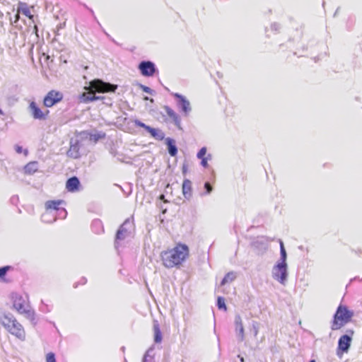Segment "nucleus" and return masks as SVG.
Instances as JSON below:
<instances>
[{"instance_id": "4", "label": "nucleus", "mask_w": 362, "mask_h": 362, "mask_svg": "<svg viewBox=\"0 0 362 362\" xmlns=\"http://www.w3.org/2000/svg\"><path fill=\"white\" fill-rule=\"evenodd\" d=\"M352 316L353 313L346 307L339 305L334 317L332 329L337 330L340 329L351 320Z\"/></svg>"}, {"instance_id": "16", "label": "nucleus", "mask_w": 362, "mask_h": 362, "mask_svg": "<svg viewBox=\"0 0 362 362\" xmlns=\"http://www.w3.org/2000/svg\"><path fill=\"white\" fill-rule=\"evenodd\" d=\"M165 144L168 146V151L169 154L171 156H175L177 153V148L175 145V140L170 137H168L165 139Z\"/></svg>"}, {"instance_id": "48", "label": "nucleus", "mask_w": 362, "mask_h": 362, "mask_svg": "<svg viewBox=\"0 0 362 362\" xmlns=\"http://www.w3.org/2000/svg\"><path fill=\"white\" fill-rule=\"evenodd\" d=\"M124 362H127V361L126 359H124Z\"/></svg>"}, {"instance_id": "31", "label": "nucleus", "mask_w": 362, "mask_h": 362, "mask_svg": "<svg viewBox=\"0 0 362 362\" xmlns=\"http://www.w3.org/2000/svg\"><path fill=\"white\" fill-rule=\"evenodd\" d=\"M46 362H56L55 355L52 352H49L46 356Z\"/></svg>"}, {"instance_id": "35", "label": "nucleus", "mask_w": 362, "mask_h": 362, "mask_svg": "<svg viewBox=\"0 0 362 362\" xmlns=\"http://www.w3.org/2000/svg\"><path fill=\"white\" fill-rule=\"evenodd\" d=\"M204 188L206 189V194H209L212 191V189H213L211 185L209 182H206L204 184Z\"/></svg>"}, {"instance_id": "30", "label": "nucleus", "mask_w": 362, "mask_h": 362, "mask_svg": "<svg viewBox=\"0 0 362 362\" xmlns=\"http://www.w3.org/2000/svg\"><path fill=\"white\" fill-rule=\"evenodd\" d=\"M10 268L11 267L9 266L0 267V279L3 278L6 274Z\"/></svg>"}, {"instance_id": "45", "label": "nucleus", "mask_w": 362, "mask_h": 362, "mask_svg": "<svg viewBox=\"0 0 362 362\" xmlns=\"http://www.w3.org/2000/svg\"><path fill=\"white\" fill-rule=\"evenodd\" d=\"M144 99L146 100H148L149 98H148V97L146 96L144 98Z\"/></svg>"}, {"instance_id": "7", "label": "nucleus", "mask_w": 362, "mask_h": 362, "mask_svg": "<svg viewBox=\"0 0 362 362\" xmlns=\"http://www.w3.org/2000/svg\"><path fill=\"white\" fill-rule=\"evenodd\" d=\"M173 96L177 100V105L178 107L181 110L185 116L189 115V112L192 111V107L189 101L186 98V97L183 96L180 93H173Z\"/></svg>"}, {"instance_id": "13", "label": "nucleus", "mask_w": 362, "mask_h": 362, "mask_svg": "<svg viewBox=\"0 0 362 362\" xmlns=\"http://www.w3.org/2000/svg\"><path fill=\"white\" fill-rule=\"evenodd\" d=\"M29 109L34 119H45L46 118V114L42 112V111L37 106L35 102H31L30 103Z\"/></svg>"}, {"instance_id": "23", "label": "nucleus", "mask_w": 362, "mask_h": 362, "mask_svg": "<svg viewBox=\"0 0 362 362\" xmlns=\"http://www.w3.org/2000/svg\"><path fill=\"white\" fill-rule=\"evenodd\" d=\"M25 172L28 174H33L35 173L38 169L37 162H30L25 166Z\"/></svg>"}, {"instance_id": "11", "label": "nucleus", "mask_w": 362, "mask_h": 362, "mask_svg": "<svg viewBox=\"0 0 362 362\" xmlns=\"http://www.w3.org/2000/svg\"><path fill=\"white\" fill-rule=\"evenodd\" d=\"M235 332L238 340L243 341L245 339V329L240 315H237L235 317Z\"/></svg>"}, {"instance_id": "15", "label": "nucleus", "mask_w": 362, "mask_h": 362, "mask_svg": "<svg viewBox=\"0 0 362 362\" xmlns=\"http://www.w3.org/2000/svg\"><path fill=\"white\" fill-rule=\"evenodd\" d=\"M80 182L78 177H72L66 181V188L69 192H76L78 190Z\"/></svg>"}, {"instance_id": "26", "label": "nucleus", "mask_w": 362, "mask_h": 362, "mask_svg": "<svg viewBox=\"0 0 362 362\" xmlns=\"http://www.w3.org/2000/svg\"><path fill=\"white\" fill-rule=\"evenodd\" d=\"M236 276L235 274V273L233 272H229L225 276L224 278L223 279V280L221 281V285H224L228 282H231L233 281L235 279Z\"/></svg>"}, {"instance_id": "38", "label": "nucleus", "mask_w": 362, "mask_h": 362, "mask_svg": "<svg viewBox=\"0 0 362 362\" xmlns=\"http://www.w3.org/2000/svg\"><path fill=\"white\" fill-rule=\"evenodd\" d=\"M23 13L28 16L30 19L33 18V16L30 14V11L28 9H25L23 11Z\"/></svg>"}, {"instance_id": "27", "label": "nucleus", "mask_w": 362, "mask_h": 362, "mask_svg": "<svg viewBox=\"0 0 362 362\" xmlns=\"http://www.w3.org/2000/svg\"><path fill=\"white\" fill-rule=\"evenodd\" d=\"M259 329V323L256 321H252L251 331L253 332L255 337H257V335L258 334Z\"/></svg>"}, {"instance_id": "24", "label": "nucleus", "mask_w": 362, "mask_h": 362, "mask_svg": "<svg viewBox=\"0 0 362 362\" xmlns=\"http://www.w3.org/2000/svg\"><path fill=\"white\" fill-rule=\"evenodd\" d=\"M280 244V259L277 262L278 263H282V264H287L286 263V258H287V254L286 251L285 250L284 243L282 240H279Z\"/></svg>"}, {"instance_id": "47", "label": "nucleus", "mask_w": 362, "mask_h": 362, "mask_svg": "<svg viewBox=\"0 0 362 362\" xmlns=\"http://www.w3.org/2000/svg\"><path fill=\"white\" fill-rule=\"evenodd\" d=\"M0 114H3V112L1 111V110H0Z\"/></svg>"}, {"instance_id": "1", "label": "nucleus", "mask_w": 362, "mask_h": 362, "mask_svg": "<svg viewBox=\"0 0 362 362\" xmlns=\"http://www.w3.org/2000/svg\"><path fill=\"white\" fill-rule=\"evenodd\" d=\"M188 255L189 249L187 245H177L171 250L161 252L160 257L165 267L173 268L181 264Z\"/></svg>"}, {"instance_id": "41", "label": "nucleus", "mask_w": 362, "mask_h": 362, "mask_svg": "<svg viewBox=\"0 0 362 362\" xmlns=\"http://www.w3.org/2000/svg\"><path fill=\"white\" fill-rule=\"evenodd\" d=\"M238 358H240V361L241 362H245V359H244V358L243 356H240V355H238Z\"/></svg>"}, {"instance_id": "5", "label": "nucleus", "mask_w": 362, "mask_h": 362, "mask_svg": "<svg viewBox=\"0 0 362 362\" xmlns=\"http://www.w3.org/2000/svg\"><path fill=\"white\" fill-rule=\"evenodd\" d=\"M288 265L276 262L272 269V278L282 285H285L288 279Z\"/></svg>"}, {"instance_id": "44", "label": "nucleus", "mask_w": 362, "mask_h": 362, "mask_svg": "<svg viewBox=\"0 0 362 362\" xmlns=\"http://www.w3.org/2000/svg\"><path fill=\"white\" fill-rule=\"evenodd\" d=\"M186 170H186V168L184 166V167H183V173H185V172H186Z\"/></svg>"}, {"instance_id": "29", "label": "nucleus", "mask_w": 362, "mask_h": 362, "mask_svg": "<svg viewBox=\"0 0 362 362\" xmlns=\"http://www.w3.org/2000/svg\"><path fill=\"white\" fill-rule=\"evenodd\" d=\"M206 147H202L199 151V152L197 153V157L199 158V159H201V158H204V156L206 155Z\"/></svg>"}, {"instance_id": "9", "label": "nucleus", "mask_w": 362, "mask_h": 362, "mask_svg": "<svg viewBox=\"0 0 362 362\" xmlns=\"http://www.w3.org/2000/svg\"><path fill=\"white\" fill-rule=\"evenodd\" d=\"M132 224L130 222L129 219H127L117 230L115 240L116 243H117L119 240H122L125 239L130 235V229L132 228Z\"/></svg>"}, {"instance_id": "43", "label": "nucleus", "mask_w": 362, "mask_h": 362, "mask_svg": "<svg viewBox=\"0 0 362 362\" xmlns=\"http://www.w3.org/2000/svg\"><path fill=\"white\" fill-rule=\"evenodd\" d=\"M160 199H162V200H163V199H164V195H163V194H161V195L160 196Z\"/></svg>"}, {"instance_id": "10", "label": "nucleus", "mask_w": 362, "mask_h": 362, "mask_svg": "<svg viewBox=\"0 0 362 362\" xmlns=\"http://www.w3.org/2000/svg\"><path fill=\"white\" fill-rule=\"evenodd\" d=\"M139 69L144 76H151L156 71L155 64L150 61H142L140 62Z\"/></svg>"}, {"instance_id": "22", "label": "nucleus", "mask_w": 362, "mask_h": 362, "mask_svg": "<svg viewBox=\"0 0 362 362\" xmlns=\"http://www.w3.org/2000/svg\"><path fill=\"white\" fill-rule=\"evenodd\" d=\"M62 203V201L61 200H51L47 201L45 203V208L47 210L49 209H54V210H59V206Z\"/></svg>"}, {"instance_id": "6", "label": "nucleus", "mask_w": 362, "mask_h": 362, "mask_svg": "<svg viewBox=\"0 0 362 362\" xmlns=\"http://www.w3.org/2000/svg\"><path fill=\"white\" fill-rule=\"evenodd\" d=\"M117 86L109 83L103 82L100 79H95L90 83L88 89L98 93L115 92Z\"/></svg>"}, {"instance_id": "3", "label": "nucleus", "mask_w": 362, "mask_h": 362, "mask_svg": "<svg viewBox=\"0 0 362 362\" xmlns=\"http://www.w3.org/2000/svg\"><path fill=\"white\" fill-rule=\"evenodd\" d=\"M11 300L13 308L20 315H23L30 322L35 320V312L31 308L28 298L24 297L18 293H13L11 295Z\"/></svg>"}, {"instance_id": "46", "label": "nucleus", "mask_w": 362, "mask_h": 362, "mask_svg": "<svg viewBox=\"0 0 362 362\" xmlns=\"http://www.w3.org/2000/svg\"><path fill=\"white\" fill-rule=\"evenodd\" d=\"M310 362H315V360H311V361H310Z\"/></svg>"}, {"instance_id": "8", "label": "nucleus", "mask_w": 362, "mask_h": 362, "mask_svg": "<svg viewBox=\"0 0 362 362\" xmlns=\"http://www.w3.org/2000/svg\"><path fill=\"white\" fill-rule=\"evenodd\" d=\"M63 98V95L62 93L55 90L49 91L47 95L44 98V105L50 107L54 105L61 101Z\"/></svg>"}, {"instance_id": "25", "label": "nucleus", "mask_w": 362, "mask_h": 362, "mask_svg": "<svg viewBox=\"0 0 362 362\" xmlns=\"http://www.w3.org/2000/svg\"><path fill=\"white\" fill-rule=\"evenodd\" d=\"M153 346L150 347L145 353L142 362H153Z\"/></svg>"}, {"instance_id": "33", "label": "nucleus", "mask_w": 362, "mask_h": 362, "mask_svg": "<svg viewBox=\"0 0 362 362\" xmlns=\"http://www.w3.org/2000/svg\"><path fill=\"white\" fill-rule=\"evenodd\" d=\"M135 125L136 127H140L145 129L147 132L148 131V128L151 127L150 126L145 124L144 123H143L142 122H141L139 120L135 121Z\"/></svg>"}, {"instance_id": "37", "label": "nucleus", "mask_w": 362, "mask_h": 362, "mask_svg": "<svg viewBox=\"0 0 362 362\" xmlns=\"http://www.w3.org/2000/svg\"><path fill=\"white\" fill-rule=\"evenodd\" d=\"M105 136V134L104 133H102V132L98 133V134L93 135V136H94L95 140H98V139H101V138H104Z\"/></svg>"}, {"instance_id": "14", "label": "nucleus", "mask_w": 362, "mask_h": 362, "mask_svg": "<svg viewBox=\"0 0 362 362\" xmlns=\"http://www.w3.org/2000/svg\"><path fill=\"white\" fill-rule=\"evenodd\" d=\"M164 110L167 115L173 119L175 126L181 129V119L178 115L168 106H165Z\"/></svg>"}, {"instance_id": "28", "label": "nucleus", "mask_w": 362, "mask_h": 362, "mask_svg": "<svg viewBox=\"0 0 362 362\" xmlns=\"http://www.w3.org/2000/svg\"><path fill=\"white\" fill-rule=\"evenodd\" d=\"M217 306L219 309H223L224 310H226V305L225 303V300L223 297H218L217 299Z\"/></svg>"}, {"instance_id": "12", "label": "nucleus", "mask_w": 362, "mask_h": 362, "mask_svg": "<svg viewBox=\"0 0 362 362\" xmlns=\"http://www.w3.org/2000/svg\"><path fill=\"white\" fill-rule=\"evenodd\" d=\"M351 339V337L348 334L342 335L338 341V349L347 352L350 348Z\"/></svg>"}, {"instance_id": "42", "label": "nucleus", "mask_w": 362, "mask_h": 362, "mask_svg": "<svg viewBox=\"0 0 362 362\" xmlns=\"http://www.w3.org/2000/svg\"><path fill=\"white\" fill-rule=\"evenodd\" d=\"M62 212L64 214V216L66 214V211L64 209H62Z\"/></svg>"}, {"instance_id": "2", "label": "nucleus", "mask_w": 362, "mask_h": 362, "mask_svg": "<svg viewBox=\"0 0 362 362\" xmlns=\"http://www.w3.org/2000/svg\"><path fill=\"white\" fill-rule=\"evenodd\" d=\"M0 324L11 335L19 340H25V331L23 325L11 313H4L0 315Z\"/></svg>"}, {"instance_id": "17", "label": "nucleus", "mask_w": 362, "mask_h": 362, "mask_svg": "<svg viewBox=\"0 0 362 362\" xmlns=\"http://www.w3.org/2000/svg\"><path fill=\"white\" fill-rule=\"evenodd\" d=\"M182 194L186 199L192 196V182L189 180L185 179L182 183Z\"/></svg>"}, {"instance_id": "21", "label": "nucleus", "mask_w": 362, "mask_h": 362, "mask_svg": "<svg viewBox=\"0 0 362 362\" xmlns=\"http://www.w3.org/2000/svg\"><path fill=\"white\" fill-rule=\"evenodd\" d=\"M154 341L160 343L162 341V334L158 322L153 323Z\"/></svg>"}, {"instance_id": "36", "label": "nucleus", "mask_w": 362, "mask_h": 362, "mask_svg": "<svg viewBox=\"0 0 362 362\" xmlns=\"http://www.w3.org/2000/svg\"><path fill=\"white\" fill-rule=\"evenodd\" d=\"M280 28V25L276 23H274L271 25V29L272 30H274L275 32L278 31Z\"/></svg>"}, {"instance_id": "39", "label": "nucleus", "mask_w": 362, "mask_h": 362, "mask_svg": "<svg viewBox=\"0 0 362 362\" xmlns=\"http://www.w3.org/2000/svg\"><path fill=\"white\" fill-rule=\"evenodd\" d=\"M49 215V214L47 212L45 214H44L42 216V221H45V222H52V221H49L47 218V216Z\"/></svg>"}, {"instance_id": "20", "label": "nucleus", "mask_w": 362, "mask_h": 362, "mask_svg": "<svg viewBox=\"0 0 362 362\" xmlns=\"http://www.w3.org/2000/svg\"><path fill=\"white\" fill-rule=\"evenodd\" d=\"M79 99H80L81 102L87 103L91 102V101L98 100L99 97L95 96L92 93L88 92V93H83L79 96Z\"/></svg>"}, {"instance_id": "32", "label": "nucleus", "mask_w": 362, "mask_h": 362, "mask_svg": "<svg viewBox=\"0 0 362 362\" xmlns=\"http://www.w3.org/2000/svg\"><path fill=\"white\" fill-rule=\"evenodd\" d=\"M140 88L144 92L146 93L152 95L154 93V91L151 88L144 85L141 84Z\"/></svg>"}, {"instance_id": "34", "label": "nucleus", "mask_w": 362, "mask_h": 362, "mask_svg": "<svg viewBox=\"0 0 362 362\" xmlns=\"http://www.w3.org/2000/svg\"><path fill=\"white\" fill-rule=\"evenodd\" d=\"M210 158H211V155H208V156L206 158H201V160H202L201 165L204 168H206L208 166V160L210 159Z\"/></svg>"}, {"instance_id": "40", "label": "nucleus", "mask_w": 362, "mask_h": 362, "mask_svg": "<svg viewBox=\"0 0 362 362\" xmlns=\"http://www.w3.org/2000/svg\"><path fill=\"white\" fill-rule=\"evenodd\" d=\"M16 151H17L18 153H21V151H22V147H21V146H18V147L16 148Z\"/></svg>"}, {"instance_id": "18", "label": "nucleus", "mask_w": 362, "mask_h": 362, "mask_svg": "<svg viewBox=\"0 0 362 362\" xmlns=\"http://www.w3.org/2000/svg\"><path fill=\"white\" fill-rule=\"evenodd\" d=\"M148 132L156 140L162 141L165 139V133L161 129L150 127Z\"/></svg>"}, {"instance_id": "19", "label": "nucleus", "mask_w": 362, "mask_h": 362, "mask_svg": "<svg viewBox=\"0 0 362 362\" xmlns=\"http://www.w3.org/2000/svg\"><path fill=\"white\" fill-rule=\"evenodd\" d=\"M69 157L77 158L79 157V146L78 142L73 144L71 142L70 148L67 152Z\"/></svg>"}]
</instances>
